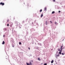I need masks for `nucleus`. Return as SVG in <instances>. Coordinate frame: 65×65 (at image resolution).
<instances>
[{"label": "nucleus", "mask_w": 65, "mask_h": 65, "mask_svg": "<svg viewBox=\"0 0 65 65\" xmlns=\"http://www.w3.org/2000/svg\"><path fill=\"white\" fill-rule=\"evenodd\" d=\"M19 43L20 45L22 44V43L21 42H19Z\"/></svg>", "instance_id": "9b49d317"}, {"label": "nucleus", "mask_w": 65, "mask_h": 65, "mask_svg": "<svg viewBox=\"0 0 65 65\" xmlns=\"http://www.w3.org/2000/svg\"><path fill=\"white\" fill-rule=\"evenodd\" d=\"M40 44H41L40 43Z\"/></svg>", "instance_id": "bb28decb"}, {"label": "nucleus", "mask_w": 65, "mask_h": 65, "mask_svg": "<svg viewBox=\"0 0 65 65\" xmlns=\"http://www.w3.org/2000/svg\"><path fill=\"white\" fill-rule=\"evenodd\" d=\"M38 60H39V61H40V58H38Z\"/></svg>", "instance_id": "f8f14e48"}, {"label": "nucleus", "mask_w": 65, "mask_h": 65, "mask_svg": "<svg viewBox=\"0 0 65 65\" xmlns=\"http://www.w3.org/2000/svg\"><path fill=\"white\" fill-rule=\"evenodd\" d=\"M17 23V24H18V23Z\"/></svg>", "instance_id": "c85d7f7f"}, {"label": "nucleus", "mask_w": 65, "mask_h": 65, "mask_svg": "<svg viewBox=\"0 0 65 65\" xmlns=\"http://www.w3.org/2000/svg\"><path fill=\"white\" fill-rule=\"evenodd\" d=\"M45 23H46V25H47V21H45Z\"/></svg>", "instance_id": "20e7f679"}, {"label": "nucleus", "mask_w": 65, "mask_h": 65, "mask_svg": "<svg viewBox=\"0 0 65 65\" xmlns=\"http://www.w3.org/2000/svg\"><path fill=\"white\" fill-rule=\"evenodd\" d=\"M4 30H5V31H6V28H5L4 29Z\"/></svg>", "instance_id": "a211bd4d"}, {"label": "nucleus", "mask_w": 65, "mask_h": 65, "mask_svg": "<svg viewBox=\"0 0 65 65\" xmlns=\"http://www.w3.org/2000/svg\"><path fill=\"white\" fill-rule=\"evenodd\" d=\"M54 62V60H52L51 61V63L52 64V63H53V62Z\"/></svg>", "instance_id": "1a4fd4ad"}, {"label": "nucleus", "mask_w": 65, "mask_h": 65, "mask_svg": "<svg viewBox=\"0 0 65 65\" xmlns=\"http://www.w3.org/2000/svg\"><path fill=\"white\" fill-rule=\"evenodd\" d=\"M51 65H53V64H51Z\"/></svg>", "instance_id": "c756f323"}, {"label": "nucleus", "mask_w": 65, "mask_h": 65, "mask_svg": "<svg viewBox=\"0 0 65 65\" xmlns=\"http://www.w3.org/2000/svg\"><path fill=\"white\" fill-rule=\"evenodd\" d=\"M55 12L54 11H53L52 12V14H53V13H54Z\"/></svg>", "instance_id": "6e6552de"}, {"label": "nucleus", "mask_w": 65, "mask_h": 65, "mask_svg": "<svg viewBox=\"0 0 65 65\" xmlns=\"http://www.w3.org/2000/svg\"><path fill=\"white\" fill-rule=\"evenodd\" d=\"M63 45L61 46V51H60L59 52V54H60V55H61V52H62V49H63V48H62V47H63Z\"/></svg>", "instance_id": "f03ea898"}, {"label": "nucleus", "mask_w": 65, "mask_h": 65, "mask_svg": "<svg viewBox=\"0 0 65 65\" xmlns=\"http://www.w3.org/2000/svg\"><path fill=\"white\" fill-rule=\"evenodd\" d=\"M42 16H43V14H41V18H42Z\"/></svg>", "instance_id": "2eb2a0df"}, {"label": "nucleus", "mask_w": 65, "mask_h": 65, "mask_svg": "<svg viewBox=\"0 0 65 65\" xmlns=\"http://www.w3.org/2000/svg\"><path fill=\"white\" fill-rule=\"evenodd\" d=\"M44 10L45 11V10H46V7H45V8H44Z\"/></svg>", "instance_id": "423d86ee"}, {"label": "nucleus", "mask_w": 65, "mask_h": 65, "mask_svg": "<svg viewBox=\"0 0 65 65\" xmlns=\"http://www.w3.org/2000/svg\"><path fill=\"white\" fill-rule=\"evenodd\" d=\"M53 2H55V0H53Z\"/></svg>", "instance_id": "5701e85b"}, {"label": "nucleus", "mask_w": 65, "mask_h": 65, "mask_svg": "<svg viewBox=\"0 0 65 65\" xmlns=\"http://www.w3.org/2000/svg\"><path fill=\"white\" fill-rule=\"evenodd\" d=\"M28 49L29 50H30V47H29L28 48Z\"/></svg>", "instance_id": "412c9836"}, {"label": "nucleus", "mask_w": 65, "mask_h": 65, "mask_svg": "<svg viewBox=\"0 0 65 65\" xmlns=\"http://www.w3.org/2000/svg\"><path fill=\"white\" fill-rule=\"evenodd\" d=\"M33 63V60H31L30 61V62L29 63H28L27 62L26 63L27 65H32V63Z\"/></svg>", "instance_id": "f257e3e1"}, {"label": "nucleus", "mask_w": 65, "mask_h": 65, "mask_svg": "<svg viewBox=\"0 0 65 65\" xmlns=\"http://www.w3.org/2000/svg\"><path fill=\"white\" fill-rule=\"evenodd\" d=\"M13 25V24H12L10 25V27H12V26Z\"/></svg>", "instance_id": "0eeeda50"}, {"label": "nucleus", "mask_w": 65, "mask_h": 65, "mask_svg": "<svg viewBox=\"0 0 65 65\" xmlns=\"http://www.w3.org/2000/svg\"><path fill=\"white\" fill-rule=\"evenodd\" d=\"M50 22L51 23V24H52L53 23V22H52V21H51Z\"/></svg>", "instance_id": "dca6fc26"}, {"label": "nucleus", "mask_w": 65, "mask_h": 65, "mask_svg": "<svg viewBox=\"0 0 65 65\" xmlns=\"http://www.w3.org/2000/svg\"><path fill=\"white\" fill-rule=\"evenodd\" d=\"M0 4L1 5H4V3L1 2L0 3Z\"/></svg>", "instance_id": "7ed1b4c3"}, {"label": "nucleus", "mask_w": 65, "mask_h": 65, "mask_svg": "<svg viewBox=\"0 0 65 65\" xmlns=\"http://www.w3.org/2000/svg\"><path fill=\"white\" fill-rule=\"evenodd\" d=\"M3 37H5V35H4L3 36Z\"/></svg>", "instance_id": "393cba45"}, {"label": "nucleus", "mask_w": 65, "mask_h": 65, "mask_svg": "<svg viewBox=\"0 0 65 65\" xmlns=\"http://www.w3.org/2000/svg\"><path fill=\"white\" fill-rule=\"evenodd\" d=\"M59 57V55H58L57 56V58H57V57Z\"/></svg>", "instance_id": "f3484780"}, {"label": "nucleus", "mask_w": 65, "mask_h": 65, "mask_svg": "<svg viewBox=\"0 0 65 65\" xmlns=\"http://www.w3.org/2000/svg\"><path fill=\"white\" fill-rule=\"evenodd\" d=\"M24 4H25V3H24Z\"/></svg>", "instance_id": "cd10ccee"}, {"label": "nucleus", "mask_w": 65, "mask_h": 65, "mask_svg": "<svg viewBox=\"0 0 65 65\" xmlns=\"http://www.w3.org/2000/svg\"><path fill=\"white\" fill-rule=\"evenodd\" d=\"M58 12L59 13H60V12H61V11H59Z\"/></svg>", "instance_id": "aec40b11"}, {"label": "nucleus", "mask_w": 65, "mask_h": 65, "mask_svg": "<svg viewBox=\"0 0 65 65\" xmlns=\"http://www.w3.org/2000/svg\"><path fill=\"white\" fill-rule=\"evenodd\" d=\"M42 9H41L40 10V12H41V11H42Z\"/></svg>", "instance_id": "ddd939ff"}, {"label": "nucleus", "mask_w": 65, "mask_h": 65, "mask_svg": "<svg viewBox=\"0 0 65 65\" xmlns=\"http://www.w3.org/2000/svg\"><path fill=\"white\" fill-rule=\"evenodd\" d=\"M4 43H5V42L4 41H3V43H2V44H4Z\"/></svg>", "instance_id": "39448f33"}, {"label": "nucleus", "mask_w": 65, "mask_h": 65, "mask_svg": "<svg viewBox=\"0 0 65 65\" xmlns=\"http://www.w3.org/2000/svg\"><path fill=\"white\" fill-rule=\"evenodd\" d=\"M58 51L60 52L61 50H60V49H58Z\"/></svg>", "instance_id": "9d476101"}, {"label": "nucleus", "mask_w": 65, "mask_h": 65, "mask_svg": "<svg viewBox=\"0 0 65 65\" xmlns=\"http://www.w3.org/2000/svg\"><path fill=\"white\" fill-rule=\"evenodd\" d=\"M61 54H62V55H64V54L63 53H62Z\"/></svg>", "instance_id": "4be33fe9"}, {"label": "nucleus", "mask_w": 65, "mask_h": 65, "mask_svg": "<svg viewBox=\"0 0 65 65\" xmlns=\"http://www.w3.org/2000/svg\"><path fill=\"white\" fill-rule=\"evenodd\" d=\"M55 24H56V22H55Z\"/></svg>", "instance_id": "a878e982"}, {"label": "nucleus", "mask_w": 65, "mask_h": 65, "mask_svg": "<svg viewBox=\"0 0 65 65\" xmlns=\"http://www.w3.org/2000/svg\"><path fill=\"white\" fill-rule=\"evenodd\" d=\"M9 19H8L7 20V22H9Z\"/></svg>", "instance_id": "4468645a"}, {"label": "nucleus", "mask_w": 65, "mask_h": 65, "mask_svg": "<svg viewBox=\"0 0 65 65\" xmlns=\"http://www.w3.org/2000/svg\"><path fill=\"white\" fill-rule=\"evenodd\" d=\"M7 26H9V24H7Z\"/></svg>", "instance_id": "b1692460"}, {"label": "nucleus", "mask_w": 65, "mask_h": 65, "mask_svg": "<svg viewBox=\"0 0 65 65\" xmlns=\"http://www.w3.org/2000/svg\"><path fill=\"white\" fill-rule=\"evenodd\" d=\"M44 65H47V64L46 63H45Z\"/></svg>", "instance_id": "6ab92c4d"}]
</instances>
